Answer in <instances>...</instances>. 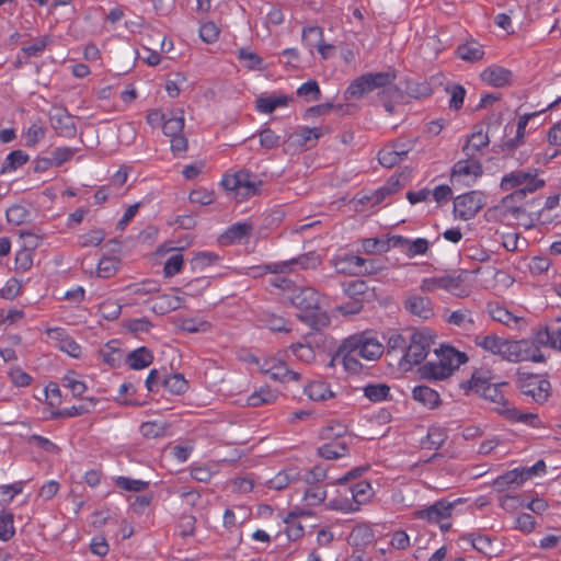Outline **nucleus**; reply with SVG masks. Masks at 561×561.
<instances>
[{"label": "nucleus", "instance_id": "f257e3e1", "mask_svg": "<svg viewBox=\"0 0 561 561\" xmlns=\"http://www.w3.org/2000/svg\"><path fill=\"white\" fill-rule=\"evenodd\" d=\"M382 353L383 345L367 331L350 335L337 347V356H341L345 370L352 374L362 370L359 358L377 360Z\"/></svg>", "mask_w": 561, "mask_h": 561}, {"label": "nucleus", "instance_id": "f03ea898", "mask_svg": "<svg viewBox=\"0 0 561 561\" xmlns=\"http://www.w3.org/2000/svg\"><path fill=\"white\" fill-rule=\"evenodd\" d=\"M545 185V180L538 179L536 171L534 170H515L505 174L500 183L502 191H512L510 195L505 197V202L508 201H522L528 193H534Z\"/></svg>", "mask_w": 561, "mask_h": 561}, {"label": "nucleus", "instance_id": "7ed1b4c3", "mask_svg": "<svg viewBox=\"0 0 561 561\" xmlns=\"http://www.w3.org/2000/svg\"><path fill=\"white\" fill-rule=\"evenodd\" d=\"M506 382L493 383L488 371H474L469 380V388L486 401L493 404V410L504 417L503 410L510 409L512 404L502 391Z\"/></svg>", "mask_w": 561, "mask_h": 561}, {"label": "nucleus", "instance_id": "20e7f679", "mask_svg": "<svg viewBox=\"0 0 561 561\" xmlns=\"http://www.w3.org/2000/svg\"><path fill=\"white\" fill-rule=\"evenodd\" d=\"M320 262L321 259L318 254L309 252L287 261L250 266L247 268L245 274L254 278L261 277L266 273L289 274L298 270L316 268Z\"/></svg>", "mask_w": 561, "mask_h": 561}, {"label": "nucleus", "instance_id": "39448f33", "mask_svg": "<svg viewBox=\"0 0 561 561\" xmlns=\"http://www.w3.org/2000/svg\"><path fill=\"white\" fill-rule=\"evenodd\" d=\"M396 78L397 75L393 70L362 75L351 82L344 93V96L346 100L360 99L364 94L379 88H388L387 91L392 90L393 92H397L398 89L392 88Z\"/></svg>", "mask_w": 561, "mask_h": 561}, {"label": "nucleus", "instance_id": "423d86ee", "mask_svg": "<svg viewBox=\"0 0 561 561\" xmlns=\"http://www.w3.org/2000/svg\"><path fill=\"white\" fill-rule=\"evenodd\" d=\"M291 305L312 316L310 325L317 330L328 323V318L321 313L317 314L320 309V297L316 289L311 287L295 288L289 296Z\"/></svg>", "mask_w": 561, "mask_h": 561}, {"label": "nucleus", "instance_id": "0eeeda50", "mask_svg": "<svg viewBox=\"0 0 561 561\" xmlns=\"http://www.w3.org/2000/svg\"><path fill=\"white\" fill-rule=\"evenodd\" d=\"M500 356L512 363L531 360L534 363H542L545 356L538 348L527 340L511 341L504 339Z\"/></svg>", "mask_w": 561, "mask_h": 561}, {"label": "nucleus", "instance_id": "6e6552de", "mask_svg": "<svg viewBox=\"0 0 561 561\" xmlns=\"http://www.w3.org/2000/svg\"><path fill=\"white\" fill-rule=\"evenodd\" d=\"M345 431L346 428L340 424L324 427L321 432L322 437L331 439L333 436H336V439L320 446L317 449L318 455L327 460H334L346 456L348 454V444L343 436Z\"/></svg>", "mask_w": 561, "mask_h": 561}, {"label": "nucleus", "instance_id": "1a4fd4ad", "mask_svg": "<svg viewBox=\"0 0 561 561\" xmlns=\"http://www.w3.org/2000/svg\"><path fill=\"white\" fill-rule=\"evenodd\" d=\"M518 389L536 403L542 404L550 397L551 385L540 375L518 373Z\"/></svg>", "mask_w": 561, "mask_h": 561}, {"label": "nucleus", "instance_id": "9d476101", "mask_svg": "<svg viewBox=\"0 0 561 561\" xmlns=\"http://www.w3.org/2000/svg\"><path fill=\"white\" fill-rule=\"evenodd\" d=\"M261 184L262 181L255 174L243 170L232 175H226L222 179L225 188L234 192L241 198H248L257 194Z\"/></svg>", "mask_w": 561, "mask_h": 561}, {"label": "nucleus", "instance_id": "9b49d317", "mask_svg": "<svg viewBox=\"0 0 561 561\" xmlns=\"http://www.w3.org/2000/svg\"><path fill=\"white\" fill-rule=\"evenodd\" d=\"M484 196L481 192L471 191L459 195L454 201V214L461 220L473 218L484 205Z\"/></svg>", "mask_w": 561, "mask_h": 561}, {"label": "nucleus", "instance_id": "f8f14e48", "mask_svg": "<svg viewBox=\"0 0 561 561\" xmlns=\"http://www.w3.org/2000/svg\"><path fill=\"white\" fill-rule=\"evenodd\" d=\"M260 370L264 375H268L273 380L287 382L300 380V374L290 370L286 364L277 357L264 358L261 363L257 360Z\"/></svg>", "mask_w": 561, "mask_h": 561}, {"label": "nucleus", "instance_id": "ddd939ff", "mask_svg": "<svg viewBox=\"0 0 561 561\" xmlns=\"http://www.w3.org/2000/svg\"><path fill=\"white\" fill-rule=\"evenodd\" d=\"M432 345V340L424 332H414L411 335L403 359L410 365H417L425 359Z\"/></svg>", "mask_w": 561, "mask_h": 561}, {"label": "nucleus", "instance_id": "4468645a", "mask_svg": "<svg viewBox=\"0 0 561 561\" xmlns=\"http://www.w3.org/2000/svg\"><path fill=\"white\" fill-rule=\"evenodd\" d=\"M340 264H347L346 267H337L339 272L353 273V274H377L385 268V266L375 260H365L357 255H350L343 259ZM339 266V264L336 265Z\"/></svg>", "mask_w": 561, "mask_h": 561}, {"label": "nucleus", "instance_id": "2eb2a0df", "mask_svg": "<svg viewBox=\"0 0 561 561\" xmlns=\"http://www.w3.org/2000/svg\"><path fill=\"white\" fill-rule=\"evenodd\" d=\"M482 165L480 163V158L478 157H466L465 159L459 160L453 168L451 180L458 179H471L476 180L482 175Z\"/></svg>", "mask_w": 561, "mask_h": 561}, {"label": "nucleus", "instance_id": "dca6fc26", "mask_svg": "<svg viewBox=\"0 0 561 561\" xmlns=\"http://www.w3.org/2000/svg\"><path fill=\"white\" fill-rule=\"evenodd\" d=\"M53 128L59 136L72 138L76 136L77 128L73 116L64 108H55L50 115Z\"/></svg>", "mask_w": 561, "mask_h": 561}, {"label": "nucleus", "instance_id": "f3484780", "mask_svg": "<svg viewBox=\"0 0 561 561\" xmlns=\"http://www.w3.org/2000/svg\"><path fill=\"white\" fill-rule=\"evenodd\" d=\"M488 311L493 320L501 322L511 329L520 330L526 325V320L523 317L513 314L505 307L499 304H490Z\"/></svg>", "mask_w": 561, "mask_h": 561}, {"label": "nucleus", "instance_id": "a211bd4d", "mask_svg": "<svg viewBox=\"0 0 561 561\" xmlns=\"http://www.w3.org/2000/svg\"><path fill=\"white\" fill-rule=\"evenodd\" d=\"M453 508L454 503L447 501H437L430 507L416 512L415 516L422 519H426L430 523H440L450 517Z\"/></svg>", "mask_w": 561, "mask_h": 561}, {"label": "nucleus", "instance_id": "6ab92c4d", "mask_svg": "<svg viewBox=\"0 0 561 561\" xmlns=\"http://www.w3.org/2000/svg\"><path fill=\"white\" fill-rule=\"evenodd\" d=\"M367 291V285L364 280L355 279L346 283L344 285V293L354 298V302L352 304V307L348 308L347 306H340L339 310L343 313H356L359 312L363 308L362 297Z\"/></svg>", "mask_w": 561, "mask_h": 561}, {"label": "nucleus", "instance_id": "aec40b11", "mask_svg": "<svg viewBox=\"0 0 561 561\" xmlns=\"http://www.w3.org/2000/svg\"><path fill=\"white\" fill-rule=\"evenodd\" d=\"M320 135L318 128L304 127L288 137L287 145L295 149H309L314 146Z\"/></svg>", "mask_w": 561, "mask_h": 561}, {"label": "nucleus", "instance_id": "412c9836", "mask_svg": "<svg viewBox=\"0 0 561 561\" xmlns=\"http://www.w3.org/2000/svg\"><path fill=\"white\" fill-rule=\"evenodd\" d=\"M404 307L410 313L421 319L426 320L434 316L433 304L427 297L411 295L405 299Z\"/></svg>", "mask_w": 561, "mask_h": 561}, {"label": "nucleus", "instance_id": "4be33fe9", "mask_svg": "<svg viewBox=\"0 0 561 561\" xmlns=\"http://www.w3.org/2000/svg\"><path fill=\"white\" fill-rule=\"evenodd\" d=\"M490 144V138L486 133L482 129H479L472 133L462 147V152L465 157H478L480 158L482 154V149L488 147Z\"/></svg>", "mask_w": 561, "mask_h": 561}, {"label": "nucleus", "instance_id": "5701e85b", "mask_svg": "<svg viewBox=\"0 0 561 561\" xmlns=\"http://www.w3.org/2000/svg\"><path fill=\"white\" fill-rule=\"evenodd\" d=\"M480 78L489 85L502 88L510 83L512 72L503 67L491 66L481 72Z\"/></svg>", "mask_w": 561, "mask_h": 561}, {"label": "nucleus", "instance_id": "b1692460", "mask_svg": "<svg viewBox=\"0 0 561 561\" xmlns=\"http://www.w3.org/2000/svg\"><path fill=\"white\" fill-rule=\"evenodd\" d=\"M504 419L510 422H519L526 425H529L534 428H539L542 426V422L540 421L538 414L533 412H523L512 405L510 409L503 410Z\"/></svg>", "mask_w": 561, "mask_h": 561}, {"label": "nucleus", "instance_id": "393cba45", "mask_svg": "<svg viewBox=\"0 0 561 561\" xmlns=\"http://www.w3.org/2000/svg\"><path fill=\"white\" fill-rule=\"evenodd\" d=\"M436 356L450 369L451 374L468 359L465 353L458 352L451 346L440 347L439 352H436Z\"/></svg>", "mask_w": 561, "mask_h": 561}, {"label": "nucleus", "instance_id": "a878e982", "mask_svg": "<svg viewBox=\"0 0 561 561\" xmlns=\"http://www.w3.org/2000/svg\"><path fill=\"white\" fill-rule=\"evenodd\" d=\"M421 376L425 379L443 380L450 377V369L445 366L438 358L431 360L420 368Z\"/></svg>", "mask_w": 561, "mask_h": 561}, {"label": "nucleus", "instance_id": "bb28decb", "mask_svg": "<svg viewBox=\"0 0 561 561\" xmlns=\"http://www.w3.org/2000/svg\"><path fill=\"white\" fill-rule=\"evenodd\" d=\"M184 128V113L182 110L178 108L170 112L168 118L163 122V134L167 137H174L179 134H182Z\"/></svg>", "mask_w": 561, "mask_h": 561}, {"label": "nucleus", "instance_id": "cd10ccee", "mask_svg": "<svg viewBox=\"0 0 561 561\" xmlns=\"http://www.w3.org/2000/svg\"><path fill=\"white\" fill-rule=\"evenodd\" d=\"M153 360L152 353L146 347H139L130 352L126 357V363L131 369L138 370L148 367Z\"/></svg>", "mask_w": 561, "mask_h": 561}, {"label": "nucleus", "instance_id": "c85d7f7f", "mask_svg": "<svg viewBox=\"0 0 561 561\" xmlns=\"http://www.w3.org/2000/svg\"><path fill=\"white\" fill-rule=\"evenodd\" d=\"M412 397L415 401L421 402L430 409L438 407L440 399L439 394L427 386H417L412 391Z\"/></svg>", "mask_w": 561, "mask_h": 561}, {"label": "nucleus", "instance_id": "c756f323", "mask_svg": "<svg viewBox=\"0 0 561 561\" xmlns=\"http://www.w3.org/2000/svg\"><path fill=\"white\" fill-rule=\"evenodd\" d=\"M354 497L347 493L346 488L344 492L340 493L337 496L330 500L328 503V507L333 511H339L342 513H354L359 511L358 506L355 504Z\"/></svg>", "mask_w": 561, "mask_h": 561}, {"label": "nucleus", "instance_id": "7c9ffc66", "mask_svg": "<svg viewBox=\"0 0 561 561\" xmlns=\"http://www.w3.org/2000/svg\"><path fill=\"white\" fill-rule=\"evenodd\" d=\"M289 98L286 95H270V96H261L256 100V110L261 113L270 114L274 112L277 107L286 106L288 104Z\"/></svg>", "mask_w": 561, "mask_h": 561}, {"label": "nucleus", "instance_id": "2f4dec72", "mask_svg": "<svg viewBox=\"0 0 561 561\" xmlns=\"http://www.w3.org/2000/svg\"><path fill=\"white\" fill-rule=\"evenodd\" d=\"M305 392L313 401H324L334 396L329 385L322 380L311 381L306 386Z\"/></svg>", "mask_w": 561, "mask_h": 561}, {"label": "nucleus", "instance_id": "473e14b6", "mask_svg": "<svg viewBox=\"0 0 561 561\" xmlns=\"http://www.w3.org/2000/svg\"><path fill=\"white\" fill-rule=\"evenodd\" d=\"M538 351L540 347H551L554 348L556 345V329H550L547 325L539 327L534 332V340L531 342Z\"/></svg>", "mask_w": 561, "mask_h": 561}, {"label": "nucleus", "instance_id": "72a5a7b5", "mask_svg": "<svg viewBox=\"0 0 561 561\" xmlns=\"http://www.w3.org/2000/svg\"><path fill=\"white\" fill-rule=\"evenodd\" d=\"M457 55L462 60L474 62L483 58L484 51L480 44L469 42L458 46Z\"/></svg>", "mask_w": 561, "mask_h": 561}, {"label": "nucleus", "instance_id": "f704fd0d", "mask_svg": "<svg viewBox=\"0 0 561 561\" xmlns=\"http://www.w3.org/2000/svg\"><path fill=\"white\" fill-rule=\"evenodd\" d=\"M183 298L178 295L164 294L156 299L153 310L160 313H167L169 311L176 310L182 307Z\"/></svg>", "mask_w": 561, "mask_h": 561}, {"label": "nucleus", "instance_id": "c9c22d12", "mask_svg": "<svg viewBox=\"0 0 561 561\" xmlns=\"http://www.w3.org/2000/svg\"><path fill=\"white\" fill-rule=\"evenodd\" d=\"M346 490L347 493L354 497V501H356L355 504L358 506V510L360 508V505L366 503L371 496L370 483L365 480H362L352 486H347Z\"/></svg>", "mask_w": 561, "mask_h": 561}, {"label": "nucleus", "instance_id": "e433bc0d", "mask_svg": "<svg viewBox=\"0 0 561 561\" xmlns=\"http://www.w3.org/2000/svg\"><path fill=\"white\" fill-rule=\"evenodd\" d=\"M449 324L456 325L465 331H469L473 327L471 311L468 309H459L450 312L446 318Z\"/></svg>", "mask_w": 561, "mask_h": 561}, {"label": "nucleus", "instance_id": "4c0bfd02", "mask_svg": "<svg viewBox=\"0 0 561 561\" xmlns=\"http://www.w3.org/2000/svg\"><path fill=\"white\" fill-rule=\"evenodd\" d=\"M504 339L494 334L490 335H477L474 339V343L482 347L484 351L490 352L492 354L499 355L502 350Z\"/></svg>", "mask_w": 561, "mask_h": 561}, {"label": "nucleus", "instance_id": "58836bf2", "mask_svg": "<svg viewBox=\"0 0 561 561\" xmlns=\"http://www.w3.org/2000/svg\"><path fill=\"white\" fill-rule=\"evenodd\" d=\"M298 476V472L294 468H289L283 471H279L275 477L267 481V486L273 490L280 491L289 485V483L295 480Z\"/></svg>", "mask_w": 561, "mask_h": 561}, {"label": "nucleus", "instance_id": "ea45409f", "mask_svg": "<svg viewBox=\"0 0 561 561\" xmlns=\"http://www.w3.org/2000/svg\"><path fill=\"white\" fill-rule=\"evenodd\" d=\"M75 154V149L70 147H58L49 152V156L45 158V164L59 167L62 163L69 161Z\"/></svg>", "mask_w": 561, "mask_h": 561}, {"label": "nucleus", "instance_id": "a19ab883", "mask_svg": "<svg viewBox=\"0 0 561 561\" xmlns=\"http://www.w3.org/2000/svg\"><path fill=\"white\" fill-rule=\"evenodd\" d=\"M119 267V260L114 256H104L100 260L96 268V275L101 278L114 276Z\"/></svg>", "mask_w": 561, "mask_h": 561}, {"label": "nucleus", "instance_id": "79ce46f5", "mask_svg": "<svg viewBox=\"0 0 561 561\" xmlns=\"http://www.w3.org/2000/svg\"><path fill=\"white\" fill-rule=\"evenodd\" d=\"M162 385L169 392L173 394H181L187 389V381L181 374L164 376Z\"/></svg>", "mask_w": 561, "mask_h": 561}, {"label": "nucleus", "instance_id": "37998d69", "mask_svg": "<svg viewBox=\"0 0 561 561\" xmlns=\"http://www.w3.org/2000/svg\"><path fill=\"white\" fill-rule=\"evenodd\" d=\"M219 261V255L214 252H198L191 260L193 271L202 272L206 267L214 265Z\"/></svg>", "mask_w": 561, "mask_h": 561}, {"label": "nucleus", "instance_id": "c03bdc74", "mask_svg": "<svg viewBox=\"0 0 561 561\" xmlns=\"http://www.w3.org/2000/svg\"><path fill=\"white\" fill-rule=\"evenodd\" d=\"M115 485L127 492H142L148 489L149 482L127 477H117Z\"/></svg>", "mask_w": 561, "mask_h": 561}, {"label": "nucleus", "instance_id": "a18cd8bd", "mask_svg": "<svg viewBox=\"0 0 561 561\" xmlns=\"http://www.w3.org/2000/svg\"><path fill=\"white\" fill-rule=\"evenodd\" d=\"M180 329L188 333L208 332L211 324L201 318H187L181 320Z\"/></svg>", "mask_w": 561, "mask_h": 561}, {"label": "nucleus", "instance_id": "49530a36", "mask_svg": "<svg viewBox=\"0 0 561 561\" xmlns=\"http://www.w3.org/2000/svg\"><path fill=\"white\" fill-rule=\"evenodd\" d=\"M252 230V226L247 222H238L232 225L224 233L222 238L230 242L239 241L245 236H249Z\"/></svg>", "mask_w": 561, "mask_h": 561}, {"label": "nucleus", "instance_id": "de8ad7c7", "mask_svg": "<svg viewBox=\"0 0 561 561\" xmlns=\"http://www.w3.org/2000/svg\"><path fill=\"white\" fill-rule=\"evenodd\" d=\"M28 160V156L22 150H14L9 153L4 160V163L1 169V173H4L9 170H15L23 164H25Z\"/></svg>", "mask_w": 561, "mask_h": 561}, {"label": "nucleus", "instance_id": "09e8293b", "mask_svg": "<svg viewBox=\"0 0 561 561\" xmlns=\"http://www.w3.org/2000/svg\"><path fill=\"white\" fill-rule=\"evenodd\" d=\"M302 42L312 50L313 47L323 42V30L319 26H309L302 30Z\"/></svg>", "mask_w": 561, "mask_h": 561}, {"label": "nucleus", "instance_id": "8fccbe9b", "mask_svg": "<svg viewBox=\"0 0 561 561\" xmlns=\"http://www.w3.org/2000/svg\"><path fill=\"white\" fill-rule=\"evenodd\" d=\"M362 248L365 253H382L389 250L387 238H367L362 241Z\"/></svg>", "mask_w": 561, "mask_h": 561}, {"label": "nucleus", "instance_id": "3c124183", "mask_svg": "<svg viewBox=\"0 0 561 561\" xmlns=\"http://www.w3.org/2000/svg\"><path fill=\"white\" fill-rule=\"evenodd\" d=\"M133 296H146L159 290V285L154 280H145L139 284L128 285L125 288Z\"/></svg>", "mask_w": 561, "mask_h": 561}, {"label": "nucleus", "instance_id": "603ef678", "mask_svg": "<svg viewBox=\"0 0 561 561\" xmlns=\"http://www.w3.org/2000/svg\"><path fill=\"white\" fill-rule=\"evenodd\" d=\"M7 375L15 387H26L32 381V377L19 366H10Z\"/></svg>", "mask_w": 561, "mask_h": 561}, {"label": "nucleus", "instance_id": "864d4df0", "mask_svg": "<svg viewBox=\"0 0 561 561\" xmlns=\"http://www.w3.org/2000/svg\"><path fill=\"white\" fill-rule=\"evenodd\" d=\"M390 388L385 383L368 385L364 388L365 396L373 402H380L387 399Z\"/></svg>", "mask_w": 561, "mask_h": 561}, {"label": "nucleus", "instance_id": "5fc2aeb1", "mask_svg": "<svg viewBox=\"0 0 561 561\" xmlns=\"http://www.w3.org/2000/svg\"><path fill=\"white\" fill-rule=\"evenodd\" d=\"M238 58L248 69H260L262 65V58L254 51L247 48H240L238 50Z\"/></svg>", "mask_w": 561, "mask_h": 561}, {"label": "nucleus", "instance_id": "6e6d98bb", "mask_svg": "<svg viewBox=\"0 0 561 561\" xmlns=\"http://www.w3.org/2000/svg\"><path fill=\"white\" fill-rule=\"evenodd\" d=\"M297 95L301 98H307L308 101H318L321 96L318 82L314 80H309L305 82L297 89Z\"/></svg>", "mask_w": 561, "mask_h": 561}, {"label": "nucleus", "instance_id": "4d7b16f0", "mask_svg": "<svg viewBox=\"0 0 561 561\" xmlns=\"http://www.w3.org/2000/svg\"><path fill=\"white\" fill-rule=\"evenodd\" d=\"M95 403L92 399L89 400V403H81L79 405H73L71 408H66L64 410L58 411L55 416L61 417H73L83 415L85 413L91 412V409L94 408Z\"/></svg>", "mask_w": 561, "mask_h": 561}, {"label": "nucleus", "instance_id": "13d9d810", "mask_svg": "<svg viewBox=\"0 0 561 561\" xmlns=\"http://www.w3.org/2000/svg\"><path fill=\"white\" fill-rule=\"evenodd\" d=\"M378 161L385 168H392L402 162L401 158L398 156V152L392 150L389 145L379 151Z\"/></svg>", "mask_w": 561, "mask_h": 561}, {"label": "nucleus", "instance_id": "bf43d9fd", "mask_svg": "<svg viewBox=\"0 0 561 561\" xmlns=\"http://www.w3.org/2000/svg\"><path fill=\"white\" fill-rule=\"evenodd\" d=\"M13 526V514L2 513L0 514V540L8 541L14 535Z\"/></svg>", "mask_w": 561, "mask_h": 561}, {"label": "nucleus", "instance_id": "052dcab7", "mask_svg": "<svg viewBox=\"0 0 561 561\" xmlns=\"http://www.w3.org/2000/svg\"><path fill=\"white\" fill-rule=\"evenodd\" d=\"M290 351L296 356L297 359L304 363H311L316 358V353L313 348L302 343L291 344Z\"/></svg>", "mask_w": 561, "mask_h": 561}, {"label": "nucleus", "instance_id": "680f3d73", "mask_svg": "<svg viewBox=\"0 0 561 561\" xmlns=\"http://www.w3.org/2000/svg\"><path fill=\"white\" fill-rule=\"evenodd\" d=\"M446 91L450 94L449 107L458 111L463 104L466 95L465 88L460 84H454L451 87H447Z\"/></svg>", "mask_w": 561, "mask_h": 561}, {"label": "nucleus", "instance_id": "e2e57ef3", "mask_svg": "<svg viewBox=\"0 0 561 561\" xmlns=\"http://www.w3.org/2000/svg\"><path fill=\"white\" fill-rule=\"evenodd\" d=\"M48 43H49V37L42 36V37L34 39V42L32 44L24 45L22 47V51L27 57H37V56L42 55V53L46 49Z\"/></svg>", "mask_w": 561, "mask_h": 561}, {"label": "nucleus", "instance_id": "0e129e2a", "mask_svg": "<svg viewBox=\"0 0 561 561\" xmlns=\"http://www.w3.org/2000/svg\"><path fill=\"white\" fill-rule=\"evenodd\" d=\"M184 257L180 253L172 254L164 263L163 274L165 277H172L178 274L183 266Z\"/></svg>", "mask_w": 561, "mask_h": 561}, {"label": "nucleus", "instance_id": "69168bd1", "mask_svg": "<svg viewBox=\"0 0 561 561\" xmlns=\"http://www.w3.org/2000/svg\"><path fill=\"white\" fill-rule=\"evenodd\" d=\"M327 497V491L321 486H311L305 491L304 500L307 505L316 506L321 504Z\"/></svg>", "mask_w": 561, "mask_h": 561}, {"label": "nucleus", "instance_id": "338daca9", "mask_svg": "<svg viewBox=\"0 0 561 561\" xmlns=\"http://www.w3.org/2000/svg\"><path fill=\"white\" fill-rule=\"evenodd\" d=\"M530 478V471H526L525 469H514L506 472L500 479L506 484H516L519 485L524 483L527 479Z\"/></svg>", "mask_w": 561, "mask_h": 561}, {"label": "nucleus", "instance_id": "774afa93", "mask_svg": "<svg viewBox=\"0 0 561 561\" xmlns=\"http://www.w3.org/2000/svg\"><path fill=\"white\" fill-rule=\"evenodd\" d=\"M443 289L454 294V295H460V288L461 284L463 282V278L460 274L458 275H443Z\"/></svg>", "mask_w": 561, "mask_h": 561}]
</instances>
